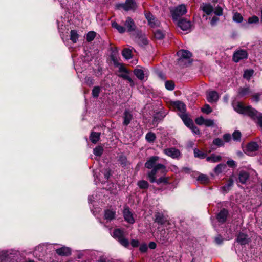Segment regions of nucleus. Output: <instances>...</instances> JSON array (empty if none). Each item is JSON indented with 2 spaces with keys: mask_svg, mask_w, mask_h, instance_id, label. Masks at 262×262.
Wrapping results in <instances>:
<instances>
[{
  "mask_svg": "<svg viewBox=\"0 0 262 262\" xmlns=\"http://www.w3.org/2000/svg\"><path fill=\"white\" fill-rule=\"evenodd\" d=\"M198 180L202 183H207L209 181V179L207 176L206 175L201 174L198 177Z\"/></svg>",
  "mask_w": 262,
  "mask_h": 262,
  "instance_id": "nucleus-43",
  "label": "nucleus"
},
{
  "mask_svg": "<svg viewBox=\"0 0 262 262\" xmlns=\"http://www.w3.org/2000/svg\"><path fill=\"white\" fill-rule=\"evenodd\" d=\"M109 258L102 256L100 257L97 262H109Z\"/></svg>",
  "mask_w": 262,
  "mask_h": 262,
  "instance_id": "nucleus-64",
  "label": "nucleus"
},
{
  "mask_svg": "<svg viewBox=\"0 0 262 262\" xmlns=\"http://www.w3.org/2000/svg\"><path fill=\"white\" fill-rule=\"evenodd\" d=\"M234 109L237 113L246 115L252 119L256 121L262 129V115L250 106H244L242 103L238 102L234 105Z\"/></svg>",
  "mask_w": 262,
  "mask_h": 262,
  "instance_id": "nucleus-1",
  "label": "nucleus"
},
{
  "mask_svg": "<svg viewBox=\"0 0 262 262\" xmlns=\"http://www.w3.org/2000/svg\"><path fill=\"white\" fill-rule=\"evenodd\" d=\"M87 85L91 86L94 84V80L91 77H86L85 79Z\"/></svg>",
  "mask_w": 262,
  "mask_h": 262,
  "instance_id": "nucleus-58",
  "label": "nucleus"
},
{
  "mask_svg": "<svg viewBox=\"0 0 262 262\" xmlns=\"http://www.w3.org/2000/svg\"><path fill=\"white\" fill-rule=\"evenodd\" d=\"M111 59L114 66L119 68V71H126V69L123 66L122 64L118 62L117 59L113 55L111 56Z\"/></svg>",
  "mask_w": 262,
  "mask_h": 262,
  "instance_id": "nucleus-30",
  "label": "nucleus"
},
{
  "mask_svg": "<svg viewBox=\"0 0 262 262\" xmlns=\"http://www.w3.org/2000/svg\"><path fill=\"white\" fill-rule=\"evenodd\" d=\"M96 33L94 31H90L86 35V40L88 42H91L96 37Z\"/></svg>",
  "mask_w": 262,
  "mask_h": 262,
  "instance_id": "nucleus-42",
  "label": "nucleus"
},
{
  "mask_svg": "<svg viewBox=\"0 0 262 262\" xmlns=\"http://www.w3.org/2000/svg\"><path fill=\"white\" fill-rule=\"evenodd\" d=\"M122 54L126 59H129L132 58V50L129 49H124L122 51Z\"/></svg>",
  "mask_w": 262,
  "mask_h": 262,
  "instance_id": "nucleus-33",
  "label": "nucleus"
},
{
  "mask_svg": "<svg viewBox=\"0 0 262 262\" xmlns=\"http://www.w3.org/2000/svg\"><path fill=\"white\" fill-rule=\"evenodd\" d=\"M259 146L255 142L249 143L246 146V151L249 155L258 150Z\"/></svg>",
  "mask_w": 262,
  "mask_h": 262,
  "instance_id": "nucleus-18",
  "label": "nucleus"
},
{
  "mask_svg": "<svg viewBox=\"0 0 262 262\" xmlns=\"http://www.w3.org/2000/svg\"><path fill=\"white\" fill-rule=\"evenodd\" d=\"M134 74L140 80H143L144 78V73L143 70L140 69H135L134 71Z\"/></svg>",
  "mask_w": 262,
  "mask_h": 262,
  "instance_id": "nucleus-28",
  "label": "nucleus"
},
{
  "mask_svg": "<svg viewBox=\"0 0 262 262\" xmlns=\"http://www.w3.org/2000/svg\"><path fill=\"white\" fill-rule=\"evenodd\" d=\"M113 236L116 239L121 245L125 247H128L129 242L127 239L125 238L123 230L119 229L114 230L113 233Z\"/></svg>",
  "mask_w": 262,
  "mask_h": 262,
  "instance_id": "nucleus-5",
  "label": "nucleus"
},
{
  "mask_svg": "<svg viewBox=\"0 0 262 262\" xmlns=\"http://www.w3.org/2000/svg\"><path fill=\"white\" fill-rule=\"evenodd\" d=\"M148 24L152 28H156L160 26V22L157 19L155 18L154 20H151L148 22Z\"/></svg>",
  "mask_w": 262,
  "mask_h": 262,
  "instance_id": "nucleus-48",
  "label": "nucleus"
},
{
  "mask_svg": "<svg viewBox=\"0 0 262 262\" xmlns=\"http://www.w3.org/2000/svg\"><path fill=\"white\" fill-rule=\"evenodd\" d=\"M233 19L235 22L241 23L243 21V18L239 13H236L233 15Z\"/></svg>",
  "mask_w": 262,
  "mask_h": 262,
  "instance_id": "nucleus-46",
  "label": "nucleus"
},
{
  "mask_svg": "<svg viewBox=\"0 0 262 262\" xmlns=\"http://www.w3.org/2000/svg\"><path fill=\"white\" fill-rule=\"evenodd\" d=\"M123 73L120 74L118 75V76L124 79L127 80L129 76L127 73V71L126 70V71H122Z\"/></svg>",
  "mask_w": 262,
  "mask_h": 262,
  "instance_id": "nucleus-57",
  "label": "nucleus"
},
{
  "mask_svg": "<svg viewBox=\"0 0 262 262\" xmlns=\"http://www.w3.org/2000/svg\"><path fill=\"white\" fill-rule=\"evenodd\" d=\"M219 98V94L215 91H209L206 92V99L209 102H216Z\"/></svg>",
  "mask_w": 262,
  "mask_h": 262,
  "instance_id": "nucleus-14",
  "label": "nucleus"
},
{
  "mask_svg": "<svg viewBox=\"0 0 262 262\" xmlns=\"http://www.w3.org/2000/svg\"><path fill=\"white\" fill-rule=\"evenodd\" d=\"M227 166L225 164H219L214 169V172L216 174L222 173L226 168Z\"/></svg>",
  "mask_w": 262,
  "mask_h": 262,
  "instance_id": "nucleus-27",
  "label": "nucleus"
},
{
  "mask_svg": "<svg viewBox=\"0 0 262 262\" xmlns=\"http://www.w3.org/2000/svg\"><path fill=\"white\" fill-rule=\"evenodd\" d=\"M79 35L77 33V31L75 30H72L70 31V40L73 43H76L78 39Z\"/></svg>",
  "mask_w": 262,
  "mask_h": 262,
  "instance_id": "nucleus-31",
  "label": "nucleus"
},
{
  "mask_svg": "<svg viewBox=\"0 0 262 262\" xmlns=\"http://www.w3.org/2000/svg\"><path fill=\"white\" fill-rule=\"evenodd\" d=\"M159 171L162 174H165L167 172L166 167L162 164H159L154 169H152L148 173V177L151 183H156L158 185L163 183L167 184L168 183V178L164 176L161 177L158 179H156V175Z\"/></svg>",
  "mask_w": 262,
  "mask_h": 262,
  "instance_id": "nucleus-2",
  "label": "nucleus"
},
{
  "mask_svg": "<svg viewBox=\"0 0 262 262\" xmlns=\"http://www.w3.org/2000/svg\"><path fill=\"white\" fill-rule=\"evenodd\" d=\"M205 119L203 117H200L195 119V122L198 125H202L204 123Z\"/></svg>",
  "mask_w": 262,
  "mask_h": 262,
  "instance_id": "nucleus-56",
  "label": "nucleus"
},
{
  "mask_svg": "<svg viewBox=\"0 0 262 262\" xmlns=\"http://www.w3.org/2000/svg\"><path fill=\"white\" fill-rule=\"evenodd\" d=\"M119 161L120 163L123 166H125L127 165V161L126 158L125 156H120L119 157Z\"/></svg>",
  "mask_w": 262,
  "mask_h": 262,
  "instance_id": "nucleus-52",
  "label": "nucleus"
},
{
  "mask_svg": "<svg viewBox=\"0 0 262 262\" xmlns=\"http://www.w3.org/2000/svg\"><path fill=\"white\" fill-rule=\"evenodd\" d=\"M45 250L44 249V247L43 245H39L36 247L34 251V255L36 257H41V255L39 254V252L42 253V255L44 254Z\"/></svg>",
  "mask_w": 262,
  "mask_h": 262,
  "instance_id": "nucleus-26",
  "label": "nucleus"
},
{
  "mask_svg": "<svg viewBox=\"0 0 262 262\" xmlns=\"http://www.w3.org/2000/svg\"><path fill=\"white\" fill-rule=\"evenodd\" d=\"M206 160L209 162L210 161L213 163H215L221 160V157L220 156H215L214 155H212L211 156L207 157L206 158Z\"/></svg>",
  "mask_w": 262,
  "mask_h": 262,
  "instance_id": "nucleus-35",
  "label": "nucleus"
},
{
  "mask_svg": "<svg viewBox=\"0 0 262 262\" xmlns=\"http://www.w3.org/2000/svg\"><path fill=\"white\" fill-rule=\"evenodd\" d=\"M233 138L234 140H238L241 137V132L239 131H235L232 134Z\"/></svg>",
  "mask_w": 262,
  "mask_h": 262,
  "instance_id": "nucleus-54",
  "label": "nucleus"
},
{
  "mask_svg": "<svg viewBox=\"0 0 262 262\" xmlns=\"http://www.w3.org/2000/svg\"><path fill=\"white\" fill-rule=\"evenodd\" d=\"M250 92L249 88H240L238 92V94L240 96L243 97Z\"/></svg>",
  "mask_w": 262,
  "mask_h": 262,
  "instance_id": "nucleus-44",
  "label": "nucleus"
},
{
  "mask_svg": "<svg viewBox=\"0 0 262 262\" xmlns=\"http://www.w3.org/2000/svg\"><path fill=\"white\" fill-rule=\"evenodd\" d=\"M100 137V133L92 132L90 136V139L93 143L96 144L99 140Z\"/></svg>",
  "mask_w": 262,
  "mask_h": 262,
  "instance_id": "nucleus-25",
  "label": "nucleus"
},
{
  "mask_svg": "<svg viewBox=\"0 0 262 262\" xmlns=\"http://www.w3.org/2000/svg\"><path fill=\"white\" fill-rule=\"evenodd\" d=\"M123 124L125 126H127L130 123V121L133 119V116L131 112L128 111H125L123 113Z\"/></svg>",
  "mask_w": 262,
  "mask_h": 262,
  "instance_id": "nucleus-19",
  "label": "nucleus"
},
{
  "mask_svg": "<svg viewBox=\"0 0 262 262\" xmlns=\"http://www.w3.org/2000/svg\"><path fill=\"white\" fill-rule=\"evenodd\" d=\"M145 16L146 18L147 19L148 22L155 20V18L154 17L152 14L151 13H150V12L146 13L145 14Z\"/></svg>",
  "mask_w": 262,
  "mask_h": 262,
  "instance_id": "nucleus-55",
  "label": "nucleus"
},
{
  "mask_svg": "<svg viewBox=\"0 0 262 262\" xmlns=\"http://www.w3.org/2000/svg\"><path fill=\"white\" fill-rule=\"evenodd\" d=\"M187 9L185 5H180L171 10L172 19L174 21H178L181 17L186 14Z\"/></svg>",
  "mask_w": 262,
  "mask_h": 262,
  "instance_id": "nucleus-4",
  "label": "nucleus"
},
{
  "mask_svg": "<svg viewBox=\"0 0 262 262\" xmlns=\"http://www.w3.org/2000/svg\"><path fill=\"white\" fill-rule=\"evenodd\" d=\"M203 11L207 15L210 14L213 11V7L210 4H204L203 8Z\"/></svg>",
  "mask_w": 262,
  "mask_h": 262,
  "instance_id": "nucleus-34",
  "label": "nucleus"
},
{
  "mask_svg": "<svg viewBox=\"0 0 262 262\" xmlns=\"http://www.w3.org/2000/svg\"><path fill=\"white\" fill-rule=\"evenodd\" d=\"M236 241L241 245H245L249 242V238L247 235L240 233L236 239Z\"/></svg>",
  "mask_w": 262,
  "mask_h": 262,
  "instance_id": "nucleus-22",
  "label": "nucleus"
},
{
  "mask_svg": "<svg viewBox=\"0 0 262 262\" xmlns=\"http://www.w3.org/2000/svg\"><path fill=\"white\" fill-rule=\"evenodd\" d=\"M131 245L133 247H137L139 246V242L138 240L133 239L131 241Z\"/></svg>",
  "mask_w": 262,
  "mask_h": 262,
  "instance_id": "nucleus-61",
  "label": "nucleus"
},
{
  "mask_svg": "<svg viewBox=\"0 0 262 262\" xmlns=\"http://www.w3.org/2000/svg\"><path fill=\"white\" fill-rule=\"evenodd\" d=\"M116 211L113 209H107L105 211L104 217L107 221H111L115 219Z\"/></svg>",
  "mask_w": 262,
  "mask_h": 262,
  "instance_id": "nucleus-24",
  "label": "nucleus"
},
{
  "mask_svg": "<svg viewBox=\"0 0 262 262\" xmlns=\"http://www.w3.org/2000/svg\"><path fill=\"white\" fill-rule=\"evenodd\" d=\"M248 21L249 24H253V23L255 24L259 21V18L256 16H253L248 18Z\"/></svg>",
  "mask_w": 262,
  "mask_h": 262,
  "instance_id": "nucleus-51",
  "label": "nucleus"
},
{
  "mask_svg": "<svg viewBox=\"0 0 262 262\" xmlns=\"http://www.w3.org/2000/svg\"><path fill=\"white\" fill-rule=\"evenodd\" d=\"M118 9L122 8L126 11H135L137 7L135 0H126L124 3L119 4L117 6Z\"/></svg>",
  "mask_w": 262,
  "mask_h": 262,
  "instance_id": "nucleus-6",
  "label": "nucleus"
},
{
  "mask_svg": "<svg viewBox=\"0 0 262 262\" xmlns=\"http://www.w3.org/2000/svg\"><path fill=\"white\" fill-rule=\"evenodd\" d=\"M19 256L16 253L9 251H0V262H18Z\"/></svg>",
  "mask_w": 262,
  "mask_h": 262,
  "instance_id": "nucleus-3",
  "label": "nucleus"
},
{
  "mask_svg": "<svg viewBox=\"0 0 262 262\" xmlns=\"http://www.w3.org/2000/svg\"><path fill=\"white\" fill-rule=\"evenodd\" d=\"M228 214V211L227 209H223L217 214L216 219L220 223H224L227 219Z\"/></svg>",
  "mask_w": 262,
  "mask_h": 262,
  "instance_id": "nucleus-17",
  "label": "nucleus"
},
{
  "mask_svg": "<svg viewBox=\"0 0 262 262\" xmlns=\"http://www.w3.org/2000/svg\"><path fill=\"white\" fill-rule=\"evenodd\" d=\"M223 239L221 236L219 235L215 238V241L217 244H221L223 242Z\"/></svg>",
  "mask_w": 262,
  "mask_h": 262,
  "instance_id": "nucleus-63",
  "label": "nucleus"
},
{
  "mask_svg": "<svg viewBox=\"0 0 262 262\" xmlns=\"http://www.w3.org/2000/svg\"><path fill=\"white\" fill-rule=\"evenodd\" d=\"M201 110L203 113H206L207 114L210 113L212 112V109L208 104H205L204 106L202 108Z\"/></svg>",
  "mask_w": 262,
  "mask_h": 262,
  "instance_id": "nucleus-49",
  "label": "nucleus"
},
{
  "mask_svg": "<svg viewBox=\"0 0 262 262\" xmlns=\"http://www.w3.org/2000/svg\"><path fill=\"white\" fill-rule=\"evenodd\" d=\"M173 106L179 112L178 114L182 120L183 115H185L187 118H189L188 114L186 113V106L184 103L179 101L174 102Z\"/></svg>",
  "mask_w": 262,
  "mask_h": 262,
  "instance_id": "nucleus-8",
  "label": "nucleus"
},
{
  "mask_svg": "<svg viewBox=\"0 0 262 262\" xmlns=\"http://www.w3.org/2000/svg\"><path fill=\"white\" fill-rule=\"evenodd\" d=\"M154 217V222L159 225L166 226L170 225L169 221L162 213L159 212H155Z\"/></svg>",
  "mask_w": 262,
  "mask_h": 262,
  "instance_id": "nucleus-7",
  "label": "nucleus"
},
{
  "mask_svg": "<svg viewBox=\"0 0 262 262\" xmlns=\"http://www.w3.org/2000/svg\"><path fill=\"white\" fill-rule=\"evenodd\" d=\"M137 185L141 189H147L149 186L148 183L145 180L139 181L138 182Z\"/></svg>",
  "mask_w": 262,
  "mask_h": 262,
  "instance_id": "nucleus-39",
  "label": "nucleus"
},
{
  "mask_svg": "<svg viewBox=\"0 0 262 262\" xmlns=\"http://www.w3.org/2000/svg\"><path fill=\"white\" fill-rule=\"evenodd\" d=\"M103 152V148L100 146L95 147L93 150V153L96 156H101Z\"/></svg>",
  "mask_w": 262,
  "mask_h": 262,
  "instance_id": "nucleus-38",
  "label": "nucleus"
},
{
  "mask_svg": "<svg viewBox=\"0 0 262 262\" xmlns=\"http://www.w3.org/2000/svg\"><path fill=\"white\" fill-rule=\"evenodd\" d=\"M126 31L128 32H133L136 30V26L134 21L130 17L126 18L124 23Z\"/></svg>",
  "mask_w": 262,
  "mask_h": 262,
  "instance_id": "nucleus-16",
  "label": "nucleus"
},
{
  "mask_svg": "<svg viewBox=\"0 0 262 262\" xmlns=\"http://www.w3.org/2000/svg\"><path fill=\"white\" fill-rule=\"evenodd\" d=\"M56 253L60 256H67L71 254V249L67 247H62L56 250Z\"/></svg>",
  "mask_w": 262,
  "mask_h": 262,
  "instance_id": "nucleus-21",
  "label": "nucleus"
},
{
  "mask_svg": "<svg viewBox=\"0 0 262 262\" xmlns=\"http://www.w3.org/2000/svg\"><path fill=\"white\" fill-rule=\"evenodd\" d=\"M159 157H151L145 163V167L148 169H154L159 164H157V161L159 160Z\"/></svg>",
  "mask_w": 262,
  "mask_h": 262,
  "instance_id": "nucleus-15",
  "label": "nucleus"
},
{
  "mask_svg": "<svg viewBox=\"0 0 262 262\" xmlns=\"http://www.w3.org/2000/svg\"><path fill=\"white\" fill-rule=\"evenodd\" d=\"M194 157L200 159H204L206 157V154L200 150L195 148L194 149Z\"/></svg>",
  "mask_w": 262,
  "mask_h": 262,
  "instance_id": "nucleus-36",
  "label": "nucleus"
},
{
  "mask_svg": "<svg viewBox=\"0 0 262 262\" xmlns=\"http://www.w3.org/2000/svg\"><path fill=\"white\" fill-rule=\"evenodd\" d=\"M154 37L157 39H162L164 37V34L163 32L159 29L155 30L153 32Z\"/></svg>",
  "mask_w": 262,
  "mask_h": 262,
  "instance_id": "nucleus-32",
  "label": "nucleus"
},
{
  "mask_svg": "<svg viewBox=\"0 0 262 262\" xmlns=\"http://www.w3.org/2000/svg\"><path fill=\"white\" fill-rule=\"evenodd\" d=\"M164 153L173 159L179 158L181 156L180 151L175 148H168L164 150Z\"/></svg>",
  "mask_w": 262,
  "mask_h": 262,
  "instance_id": "nucleus-13",
  "label": "nucleus"
},
{
  "mask_svg": "<svg viewBox=\"0 0 262 262\" xmlns=\"http://www.w3.org/2000/svg\"><path fill=\"white\" fill-rule=\"evenodd\" d=\"M214 13L217 16H221L223 14V10L221 7H218L215 9Z\"/></svg>",
  "mask_w": 262,
  "mask_h": 262,
  "instance_id": "nucleus-59",
  "label": "nucleus"
},
{
  "mask_svg": "<svg viewBox=\"0 0 262 262\" xmlns=\"http://www.w3.org/2000/svg\"><path fill=\"white\" fill-rule=\"evenodd\" d=\"M233 180L231 179H230L228 180L227 184L226 185H224V186H223L222 187V189L224 191L227 192L230 189V188L233 186Z\"/></svg>",
  "mask_w": 262,
  "mask_h": 262,
  "instance_id": "nucleus-37",
  "label": "nucleus"
},
{
  "mask_svg": "<svg viewBox=\"0 0 262 262\" xmlns=\"http://www.w3.org/2000/svg\"><path fill=\"white\" fill-rule=\"evenodd\" d=\"M249 177V174L245 171H241L239 173L238 175V180L239 181L242 183L245 184L247 180L248 179Z\"/></svg>",
  "mask_w": 262,
  "mask_h": 262,
  "instance_id": "nucleus-23",
  "label": "nucleus"
},
{
  "mask_svg": "<svg viewBox=\"0 0 262 262\" xmlns=\"http://www.w3.org/2000/svg\"><path fill=\"white\" fill-rule=\"evenodd\" d=\"M214 121L212 119H205L204 125L206 126L210 127L214 125Z\"/></svg>",
  "mask_w": 262,
  "mask_h": 262,
  "instance_id": "nucleus-53",
  "label": "nucleus"
},
{
  "mask_svg": "<svg viewBox=\"0 0 262 262\" xmlns=\"http://www.w3.org/2000/svg\"><path fill=\"white\" fill-rule=\"evenodd\" d=\"M213 143L218 146H222L224 145V142L222 139L220 138H215L213 141Z\"/></svg>",
  "mask_w": 262,
  "mask_h": 262,
  "instance_id": "nucleus-50",
  "label": "nucleus"
},
{
  "mask_svg": "<svg viewBox=\"0 0 262 262\" xmlns=\"http://www.w3.org/2000/svg\"><path fill=\"white\" fill-rule=\"evenodd\" d=\"M100 92V88L99 86H95L92 90V95L95 98H97Z\"/></svg>",
  "mask_w": 262,
  "mask_h": 262,
  "instance_id": "nucleus-47",
  "label": "nucleus"
},
{
  "mask_svg": "<svg viewBox=\"0 0 262 262\" xmlns=\"http://www.w3.org/2000/svg\"><path fill=\"white\" fill-rule=\"evenodd\" d=\"M177 54L179 57V60H181L184 59H189L192 56L191 53L189 51L185 50H181L179 51Z\"/></svg>",
  "mask_w": 262,
  "mask_h": 262,
  "instance_id": "nucleus-20",
  "label": "nucleus"
},
{
  "mask_svg": "<svg viewBox=\"0 0 262 262\" xmlns=\"http://www.w3.org/2000/svg\"><path fill=\"white\" fill-rule=\"evenodd\" d=\"M165 86L166 89L172 91L174 88V84L172 81H166L165 82Z\"/></svg>",
  "mask_w": 262,
  "mask_h": 262,
  "instance_id": "nucleus-45",
  "label": "nucleus"
},
{
  "mask_svg": "<svg viewBox=\"0 0 262 262\" xmlns=\"http://www.w3.org/2000/svg\"><path fill=\"white\" fill-rule=\"evenodd\" d=\"M183 121L185 124L189 127L194 134L199 135L200 134V130L199 128L194 125L192 120L189 118H187L185 115H183Z\"/></svg>",
  "mask_w": 262,
  "mask_h": 262,
  "instance_id": "nucleus-10",
  "label": "nucleus"
},
{
  "mask_svg": "<svg viewBox=\"0 0 262 262\" xmlns=\"http://www.w3.org/2000/svg\"><path fill=\"white\" fill-rule=\"evenodd\" d=\"M112 26L116 29L120 33H123L126 31V29L124 27L118 24L116 22L112 23Z\"/></svg>",
  "mask_w": 262,
  "mask_h": 262,
  "instance_id": "nucleus-29",
  "label": "nucleus"
},
{
  "mask_svg": "<svg viewBox=\"0 0 262 262\" xmlns=\"http://www.w3.org/2000/svg\"><path fill=\"white\" fill-rule=\"evenodd\" d=\"M123 215L124 220L129 224H133L135 223V220L133 216V214L130 211L128 207L124 208L123 211Z\"/></svg>",
  "mask_w": 262,
  "mask_h": 262,
  "instance_id": "nucleus-11",
  "label": "nucleus"
},
{
  "mask_svg": "<svg viewBox=\"0 0 262 262\" xmlns=\"http://www.w3.org/2000/svg\"><path fill=\"white\" fill-rule=\"evenodd\" d=\"M254 71L253 70H247L245 71L243 77L244 78L249 80L253 74Z\"/></svg>",
  "mask_w": 262,
  "mask_h": 262,
  "instance_id": "nucleus-41",
  "label": "nucleus"
},
{
  "mask_svg": "<svg viewBox=\"0 0 262 262\" xmlns=\"http://www.w3.org/2000/svg\"><path fill=\"white\" fill-rule=\"evenodd\" d=\"M248 53L247 51L243 49H240L236 51L233 55V60L235 62H238L240 60L247 59Z\"/></svg>",
  "mask_w": 262,
  "mask_h": 262,
  "instance_id": "nucleus-9",
  "label": "nucleus"
},
{
  "mask_svg": "<svg viewBox=\"0 0 262 262\" xmlns=\"http://www.w3.org/2000/svg\"><path fill=\"white\" fill-rule=\"evenodd\" d=\"M178 26L183 31H189L191 27V23L186 18H181L178 21Z\"/></svg>",
  "mask_w": 262,
  "mask_h": 262,
  "instance_id": "nucleus-12",
  "label": "nucleus"
},
{
  "mask_svg": "<svg viewBox=\"0 0 262 262\" xmlns=\"http://www.w3.org/2000/svg\"><path fill=\"white\" fill-rule=\"evenodd\" d=\"M227 164L231 167H235L236 166L235 162L232 160L227 161Z\"/></svg>",
  "mask_w": 262,
  "mask_h": 262,
  "instance_id": "nucleus-60",
  "label": "nucleus"
},
{
  "mask_svg": "<svg viewBox=\"0 0 262 262\" xmlns=\"http://www.w3.org/2000/svg\"><path fill=\"white\" fill-rule=\"evenodd\" d=\"M103 173L104 175L105 179L106 180H108L110 176V170L107 169H106L103 172Z\"/></svg>",
  "mask_w": 262,
  "mask_h": 262,
  "instance_id": "nucleus-62",
  "label": "nucleus"
},
{
  "mask_svg": "<svg viewBox=\"0 0 262 262\" xmlns=\"http://www.w3.org/2000/svg\"><path fill=\"white\" fill-rule=\"evenodd\" d=\"M145 138L148 142H151L155 141L156 135L152 132H149L146 135Z\"/></svg>",
  "mask_w": 262,
  "mask_h": 262,
  "instance_id": "nucleus-40",
  "label": "nucleus"
}]
</instances>
